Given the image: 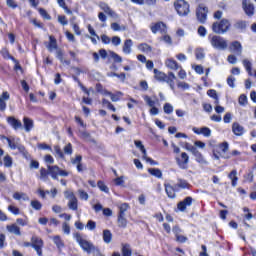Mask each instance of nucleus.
<instances>
[{
    "mask_svg": "<svg viewBox=\"0 0 256 256\" xmlns=\"http://www.w3.org/2000/svg\"><path fill=\"white\" fill-rule=\"evenodd\" d=\"M74 239L76 240L78 245H80L81 249H83V251H85L86 253L91 254L93 253V251H95V246L93 245V243L87 240V238L83 237V235H81L80 233H75Z\"/></svg>",
    "mask_w": 256,
    "mask_h": 256,
    "instance_id": "nucleus-1",
    "label": "nucleus"
},
{
    "mask_svg": "<svg viewBox=\"0 0 256 256\" xmlns=\"http://www.w3.org/2000/svg\"><path fill=\"white\" fill-rule=\"evenodd\" d=\"M208 39L210 41V44L214 49H218L219 51H225L227 47H229V44L227 43V40L221 36H208Z\"/></svg>",
    "mask_w": 256,
    "mask_h": 256,
    "instance_id": "nucleus-2",
    "label": "nucleus"
},
{
    "mask_svg": "<svg viewBox=\"0 0 256 256\" xmlns=\"http://www.w3.org/2000/svg\"><path fill=\"white\" fill-rule=\"evenodd\" d=\"M174 7L180 17H185V15H189V3H187V1L177 0L174 2Z\"/></svg>",
    "mask_w": 256,
    "mask_h": 256,
    "instance_id": "nucleus-3",
    "label": "nucleus"
},
{
    "mask_svg": "<svg viewBox=\"0 0 256 256\" xmlns=\"http://www.w3.org/2000/svg\"><path fill=\"white\" fill-rule=\"evenodd\" d=\"M229 27H231V23H229V20L223 19L220 21V23L215 22L212 25V30L214 31V33H227Z\"/></svg>",
    "mask_w": 256,
    "mask_h": 256,
    "instance_id": "nucleus-4",
    "label": "nucleus"
},
{
    "mask_svg": "<svg viewBox=\"0 0 256 256\" xmlns=\"http://www.w3.org/2000/svg\"><path fill=\"white\" fill-rule=\"evenodd\" d=\"M97 93L99 95H102L103 97H110L111 101H113V102L119 101V98L123 95V93H121V92L113 94V93L105 90V88H103V86H101V84L97 85Z\"/></svg>",
    "mask_w": 256,
    "mask_h": 256,
    "instance_id": "nucleus-5",
    "label": "nucleus"
},
{
    "mask_svg": "<svg viewBox=\"0 0 256 256\" xmlns=\"http://www.w3.org/2000/svg\"><path fill=\"white\" fill-rule=\"evenodd\" d=\"M134 145L137 147V149L141 151V153L143 154L142 159L146 161V163H149L150 165H159V163L147 156V150L145 149L143 142H141L140 140H135Z\"/></svg>",
    "mask_w": 256,
    "mask_h": 256,
    "instance_id": "nucleus-6",
    "label": "nucleus"
},
{
    "mask_svg": "<svg viewBox=\"0 0 256 256\" xmlns=\"http://www.w3.org/2000/svg\"><path fill=\"white\" fill-rule=\"evenodd\" d=\"M64 197L68 199L69 209H71L72 211H77L78 209L77 198L75 197V194L73 193V191H70V190L65 191Z\"/></svg>",
    "mask_w": 256,
    "mask_h": 256,
    "instance_id": "nucleus-7",
    "label": "nucleus"
},
{
    "mask_svg": "<svg viewBox=\"0 0 256 256\" xmlns=\"http://www.w3.org/2000/svg\"><path fill=\"white\" fill-rule=\"evenodd\" d=\"M3 139H5L10 147V149L15 150L18 149L19 151H23V149H25L22 145H21V139L14 137V136H10V137H4Z\"/></svg>",
    "mask_w": 256,
    "mask_h": 256,
    "instance_id": "nucleus-8",
    "label": "nucleus"
},
{
    "mask_svg": "<svg viewBox=\"0 0 256 256\" xmlns=\"http://www.w3.org/2000/svg\"><path fill=\"white\" fill-rule=\"evenodd\" d=\"M207 13H209V9L205 6V4H200L196 9V17L200 23H205L207 21Z\"/></svg>",
    "mask_w": 256,
    "mask_h": 256,
    "instance_id": "nucleus-9",
    "label": "nucleus"
},
{
    "mask_svg": "<svg viewBox=\"0 0 256 256\" xmlns=\"http://www.w3.org/2000/svg\"><path fill=\"white\" fill-rule=\"evenodd\" d=\"M31 242L32 248L36 251L37 255L43 256V239L33 236Z\"/></svg>",
    "mask_w": 256,
    "mask_h": 256,
    "instance_id": "nucleus-10",
    "label": "nucleus"
},
{
    "mask_svg": "<svg viewBox=\"0 0 256 256\" xmlns=\"http://www.w3.org/2000/svg\"><path fill=\"white\" fill-rule=\"evenodd\" d=\"M176 163L180 169H187L189 165V154L187 152H182L180 156H176Z\"/></svg>",
    "mask_w": 256,
    "mask_h": 256,
    "instance_id": "nucleus-11",
    "label": "nucleus"
},
{
    "mask_svg": "<svg viewBox=\"0 0 256 256\" xmlns=\"http://www.w3.org/2000/svg\"><path fill=\"white\" fill-rule=\"evenodd\" d=\"M193 205V198L191 196L186 197L183 201L177 204L178 211L181 213H185L187 211V207H191Z\"/></svg>",
    "mask_w": 256,
    "mask_h": 256,
    "instance_id": "nucleus-12",
    "label": "nucleus"
},
{
    "mask_svg": "<svg viewBox=\"0 0 256 256\" xmlns=\"http://www.w3.org/2000/svg\"><path fill=\"white\" fill-rule=\"evenodd\" d=\"M99 7L106 15H109V17H112V19H119V15L109 7V5L105 2H100Z\"/></svg>",
    "mask_w": 256,
    "mask_h": 256,
    "instance_id": "nucleus-13",
    "label": "nucleus"
},
{
    "mask_svg": "<svg viewBox=\"0 0 256 256\" xmlns=\"http://www.w3.org/2000/svg\"><path fill=\"white\" fill-rule=\"evenodd\" d=\"M150 29L152 33H167V26L163 22L151 24Z\"/></svg>",
    "mask_w": 256,
    "mask_h": 256,
    "instance_id": "nucleus-14",
    "label": "nucleus"
},
{
    "mask_svg": "<svg viewBox=\"0 0 256 256\" xmlns=\"http://www.w3.org/2000/svg\"><path fill=\"white\" fill-rule=\"evenodd\" d=\"M242 5L246 15L251 16L255 14V7L251 3V0H243Z\"/></svg>",
    "mask_w": 256,
    "mask_h": 256,
    "instance_id": "nucleus-15",
    "label": "nucleus"
},
{
    "mask_svg": "<svg viewBox=\"0 0 256 256\" xmlns=\"http://www.w3.org/2000/svg\"><path fill=\"white\" fill-rule=\"evenodd\" d=\"M11 99V95H9V92L4 91L0 96V111H5L7 109V102Z\"/></svg>",
    "mask_w": 256,
    "mask_h": 256,
    "instance_id": "nucleus-16",
    "label": "nucleus"
},
{
    "mask_svg": "<svg viewBox=\"0 0 256 256\" xmlns=\"http://www.w3.org/2000/svg\"><path fill=\"white\" fill-rule=\"evenodd\" d=\"M6 120H7L8 125L11 126L12 128H14L15 131H17V129H21V127H23L21 120H17L13 116L7 117Z\"/></svg>",
    "mask_w": 256,
    "mask_h": 256,
    "instance_id": "nucleus-17",
    "label": "nucleus"
},
{
    "mask_svg": "<svg viewBox=\"0 0 256 256\" xmlns=\"http://www.w3.org/2000/svg\"><path fill=\"white\" fill-rule=\"evenodd\" d=\"M193 133L196 135H203L204 137H209L211 135V129L209 127H193L192 128Z\"/></svg>",
    "mask_w": 256,
    "mask_h": 256,
    "instance_id": "nucleus-18",
    "label": "nucleus"
},
{
    "mask_svg": "<svg viewBox=\"0 0 256 256\" xmlns=\"http://www.w3.org/2000/svg\"><path fill=\"white\" fill-rule=\"evenodd\" d=\"M175 79H177V76L173 72H169V74H166V78L164 79V82L169 84L170 89L172 91L175 90Z\"/></svg>",
    "mask_w": 256,
    "mask_h": 256,
    "instance_id": "nucleus-19",
    "label": "nucleus"
},
{
    "mask_svg": "<svg viewBox=\"0 0 256 256\" xmlns=\"http://www.w3.org/2000/svg\"><path fill=\"white\" fill-rule=\"evenodd\" d=\"M229 49L232 53H236V55H241L243 51V47L241 46V42L239 41L232 42Z\"/></svg>",
    "mask_w": 256,
    "mask_h": 256,
    "instance_id": "nucleus-20",
    "label": "nucleus"
},
{
    "mask_svg": "<svg viewBox=\"0 0 256 256\" xmlns=\"http://www.w3.org/2000/svg\"><path fill=\"white\" fill-rule=\"evenodd\" d=\"M232 132L237 137H241V135H243V133H245V128L241 124L234 122L232 125Z\"/></svg>",
    "mask_w": 256,
    "mask_h": 256,
    "instance_id": "nucleus-21",
    "label": "nucleus"
},
{
    "mask_svg": "<svg viewBox=\"0 0 256 256\" xmlns=\"http://www.w3.org/2000/svg\"><path fill=\"white\" fill-rule=\"evenodd\" d=\"M23 123H24V129L26 133H30L33 128L35 127V123L33 122V119L29 117H24L23 118Z\"/></svg>",
    "mask_w": 256,
    "mask_h": 256,
    "instance_id": "nucleus-22",
    "label": "nucleus"
},
{
    "mask_svg": "<svg viewBox=\"0 0 256 256\" xmlns=\"http://www.w3.org/2000/svg\"><path fill=\"white\" fill-rule=\"evenodd\" d=\"M53 243L56 245L58 251H63V247H65V242H63V239H61V236L56 235L52 238Z\"/></svg>",
    "mask_w": 256,
    "mask_h": 256,
    "instance_id": "nucleus-23",
    "label": "nucleus"
},
{
    "mask_svg": "<svg viewBox=\"0 0 256 256\" xmlns=\"http://www.w3.org/2000/svg\"><path fill=\"white\" fill-rule=\"evenodd\" d=\"M192 155L195 157V161H197V163H199L200 165H208L207 160L205 159L203 154L199 152V150H196Z\"/></svg>",
    "mask_w": 256,
    "mask_h": 256,
    "instance_id": "nucleus-24",
    "label": "nucleus"
},
{
    "mask_svg": "<svg viewBox=\"0 0 256 256\" xmlns=\"http://www.w3.org/2000/svg\"><path fill=\"white\" fill-rule=\"evenodd\" d=\"M131 47H133V40L131 39L125 40L122 48L123 53H125V55H131V51H132Z\"/></svg>",
    "mask_w": 256,
    "mask_h": 256,
    "instance_id": "nucleus-25",
    "label": "nucleus"
},
{
    "mask_svg": "<svg viewBox=\"0 0 256 256\" xmlns=\"http://www.w3.org/2000/svg\"><path fill=\"white\" fill-rule=\"evenodd\" d=\"M48 51H50V53H53V51H56L57 48V39H55V37L53 36H49V43L46 46Z\"/></svg>",
    "mask_w": 256,
    "mask_h": 256,
    "instance_id": "nucleus-26",
    "label": "nucleus"
},
{
    "mask_svg": "<svg viewBox=\"0 0 256 256\" xmlns=\"http://www.w3.org/2000/svg\"><path fill=\"white\" fill-rule=\"evenodd\" d=\"M60 170L61 168H59L57 165L48 166V173L51 175L52 179H57V177H59Z\"/></svg>",
    "mask_w": 256,
    "mask_h": 256,
    "instance_id": "nucleus-27",
    "label": "nucleus"
},
{
    "mask_svg": "<svg viewBox=\"0 0 256 256\" xmlns=\"http://www.w3.org/2000/svg\"><path fill=\"white\" fill-rule=\"evenodd\" d=\"M6 229L9 233H13V235L21 236V228L17 224L7 225Z\"/></svg>",
    "mask_w": 256,
    "mask_h": 256,
    "instance_id": "nucleus-28",
    "label": "nucleus"
},
{
    "mask_svg": "<svg viewBox=\"0 0 256 256\" xmlns=\"http://www.w3.org/2000/svg\"><path fill=\"white\" fill-rule=\"evenodd\" d=\"M165 187V192L168 195V197L170 199H175V188L173 187V185L166 183L164 184Z\"/></svg>",
    "mask_w": 256,
    "mask_h": 256,
    "instance_id": "nucleus-29",
    "label": "nucleus"
},
{
    "mask_svg": "<svg viewBox=\"0 0 256 256\" xmlns=\"http://www.w3.org/2000/svg\"><path fill=\"white\" fill-rule=\"evenodd\" d=\"M131 3H135V5H156L157 0H130Z\"/></svg>",
    "mask_w": 256,
    "mask_h": 256,
    "instance_id": "nucleus-30",
    "label": "nucleus"
},
{
    "mask_svg": "<svg viewBox=\"0 0 256 256\" xmlns=\"http://www.w3.org/2000/svg\"><path fill=\"white\" fill-rule=\"evenodd\" d=\"M13 199L16 201H29V196L23 192H15L13 194Z\"/></svg>",
    "mask_w": 256,
    "mask_h": 256,
    "instance_id": "nucleus-31",
    "label": "nucleus"
},
{
    "mask_svg": "<svg viewBox=\"0 0 256 256\" xmlns=\"http://www.w3.org/2000/svg\"><path fill=\"white\" fill-rule=\"evenodd\" d=\"M144 101L148 105V107H156V105H159V99L151 98L149 96H144Z\"/></svg>",
    "mask_w": 256,
    "mask_h": 256,
    "instance_id": "nucleus-32",
    "label": "nucleus"
},
{
    "mask_svg": "<svg viewBox=\"0 0 256 256\" xmlns=\"http://www.w3.org/2000/svg\"><path fill=\"white\" fill-rule=\"evenodd\" d=\"M228 177L232 181V187H237V181H239L237 170H232Z\"/></svg>",
    "mask_w": 256,
    "mask_h": 256,
    "instance_id": "nucleus-33",
    "label": "nucleus"
},
{
    "mask_svg": "<svg viewBox=\"0 0 256 256\" xmlns=\"http://www.w3.org/2000/svg\"><path fill=\"white\" fill-rule=\"evenodd\" d=\"M121 252H122V256H131L132 255L131 245L122 244Z\"/></svg>",
    "mask_w": 256,
    "mask_h": 256,
    "instance_id": "nucleus-34",
    "label": "nucleus"
},
{
    "mask_svg": "<svg viewBox=\"0 0 256 256\" xmlns=\"http://www.w3.org/2000/svg\"><path fill=\"white\" fill-rule=\"evenodd\" d=\"M112 239H113V234H111V231L104 230L103 231V241H104V243L109 244V243H111Z\"/></svg>",
    "mask_w": 256,
    "mask_h": 256,
    "instance_id": "nucleus-35",
    "label": "nucleus"
},
{
    "mask_svg": "<svg viewBox=\"0 0 256 256\" xmlns=\"http://www.w3.org/2000/svg\"><path fill=\"white\" fill-rule=\"evenodd\" d=\"M154 71V77L155 79H157V81H165L166 79V74L157 70V69H153Z\"/></svg>",
    "mask_w": 256,
    "mask_h": 256,
    "instance_id": "nucleus-36",
    "label": "nucleus"
},
{
    "mask_svg": "<svg viewBox=\"0 0 256 256\" xmlns=\"http://www.w3.org/2000/svg\"><path fill=\"white\" fill-rule=\"evenodd\" d=\"M148 173H150V175H153L154 177H157L158 179H161V177H163V173L158 168H150L148 170Z\"/></svg>",
    "mask_w": 256,
    "mask_h": 256,
    "instance_id": "nucleus-37",
    "label": "nucleus"
},
{
    "mask_svg": "<svg viewBox=\"0 0 256 256\" xmlns=\"http://www.w3.org/2000/svg\"><path fill=\"white\" fill-rule=\"evenodd\" d=\"M118 227H122L123 229L127 227V218H125V215H118Z\"/></svg>",
    "mask_w": 256,
    "mask_h": 256,
    "instance_id": "nucleus-38",
    "label": "nucleus"
},
{
    "mask_svg": "<svg viewBox=\"0 0 256 256\" xmlns=\"http://www.w3.org/2000/svg\"><path fill=\"white\" fill-rule=\"evenodd\" d=\"M139 51H142V53H151L152 48L147 43H142L138 46Z\"/></svg>",
    "mask_w": 256,
    "mask_h": 256,
    "instance_id": "nucleus-39",
    "label": "nucleus"
},
{
    "mask_svg": "<svg viewBox=\"0 0 256 256\" xmlns=\"http://www.w3.org/2000/svg\"><path fill=\"white\" fill-rule=\"evenodd\" d=\"M170 69H175V70L180 69L178 72V76L181 79H185V77H187V72H185V70L181 69V67H179L177 65L170 66Z\"/></svg>",
    "mask_w": 256,
    "mask_h": 256,
    "instance_id": "nucleus-40",
    "label": "nucleus"
},
{
    "mask_svg": "<svg viewBox=\"0 0 256 256\" xmlns=\"http://www.w3.org/2000/svg\"><path fill=\"white\" fill-rule=\"evenodd\" d=\"M102 105H103V107H106V109L113 111V113H115V111H117L115 106H113V104H111V102L107 101L105 98H103Z\"/></svg>",
    "mask_w": 256,
    "mask_h": 256,
    "instance_id": "nucleus-41",
    "label": "nucleus"
},
{
    "mask_svg": "<svg viewBox=\"0 0 256 256\" xmlns=\"http://www.w3.org/2000/svg\"><path fill=\"white\" fill-rule=\"evenodd\" d=\"M32 209H35V211H41L43 204L39 202V200H32L30 203Z\"/></svg>",
    "mask_w": 256,
    "mask_h": 256,
    "instance_id": "nucleus-42",
    "label": "nucleus"
},
{
    "mask_svg": "<svg viewBox=\"0 0 256 256\" xmlns=\"http://www.w3.org/2000/svg\"><path fill=\"white\" fill-rule=\"evenodd\" d=\"M207 95L209 97H212V99H215V105H219V97L217 96V91L215 90H208Z\"/></svg>",
    "mask_w": 256,
    "mask_h": 256,
    "instance_id": "nucleus-43",
    "label": "nucleus"
},
{
    "mask_svg": "<svg viewBox=\"0 0 256 256\" xmlns=\"http://www.w3.org/2000/svg\"><path fill=\"white\" fill-rule=\"evenodd\" d=\"M2 56L4 57V59H11L13 61V63H17V60H15V58L13 56H11V54H9V50L3 48L2 51Z\"/></svg>",
    "mask_w": 256,
    "mask_h": 256,
    "instance_id": "nucleus-44",
    "label": "nucleus"
},
{
    "mask_svg": "<svg viewBox=\"0 0 256 256\" xmlns=\"http://www.w3.org/2000/svg\"><path fill=\"white\" fill-rule=\"evenodd\" d=\"M115 185L118 187H125V176H120L114 179Z\"/></svg>",
    "mask_w": 256,
    "mask_h": 256,
    "instance_id": "nucleus-45",
    "label": "nucleus"
},
{
    "mask_svg": "<svg viewBox=\"0 0 256 256\" xmlns=\"http://www.w3.org/2000/svg\"><path fill=\"white\" fill-rule=\"evenodd\" d=\"M196 59H205V50L203 48H197L195 50Z\"/></svg>",
    "mask_w": 256,
    "mask_h": 256,
    "instance_id": "nucleus-46",
    "label": "nucleus"
},
{
    "mask_svg": "<svg viewBox=\"0 0 256 256\" xmlns=\"http://www.w3.org/2000/svg\"><path fill=\"white\" fill-rule=\"evenodd\" d=\"M74 81H76V83H78L79 87L82 89V91L89 96V93H91L90 90H87V88H85V86H83V84L81 83V81H79V78H77V76H73Z\"/></svg>",
    "mask_w": 256,
    "mask_h": 256,
    "instance_id": "nucleus-47",
    "label": "nucleus"
},
{
    "mask_svg": "<svg viewBox=\"0 0 256 256\" xmlns=\"http://www.w3.org/2000/svg\"><path fill=\"white\" fill-rule=\"evenodd\" d=\"M177 187H180V189H189V182L183 179H178Z\"/></svg>",
    "mask_w": 256,
    "mask_h": 256,
    "instance_id": "nucleus-48",
    "label": "nucleus"
},
{
    "mask_svg": "<svg viewBox=\"0 0 256 256\" xmlns=\"http://www.w3.org/2000/svg\"><path fill=\"white\" fill-rule=\"evenodd\" d=\"M38 11H39V14L41 15V17H43V19H46L47 21H51V15H49V13H47V10H45L43 8H39Z\"/></svg>",
    "mask_w": 256,
    "mask_h": 256,
    "instance_id": "nucleus-49",
    "label": "nucleus"
},
{
    "mask_svg": "<svg viewBox=\"0 0 256 256\" xmlns=\"http://www.w3.org/2000/svg\"><path fill=\"white\" fill-rule=\"evenodd\" d=\"M119 215H125V212L129 209V204L122 203L118 206Z\"/></svg>",
    "mask_w": 256,
    "mask_h": 256,
    "instance_id": "nucleus-50",
    "label": "nucleus"
},
{
    "mask_svg": "<svg viewBox=\"0 0 256 256\" xmlns=\"http://www.w3.org/2000/svg\"><path fill=\"white\" fill-rule=\"evenodd\" d=\"M218 149L221 151L222 155H225V152L229 151V143L224 142L219 144Z\"/></svg>",
    "mask_w": 256,
    "mask_h": 256,
    "instance_id": "nucleus-51",
    "label": "nucleus"
},
{
    "mask_svg": "<svg viewBox=\"0 0 256 256\" xmlns=\"http://www.w3.org/2000/svg\"><path fill=\"white\" fill-rule=\"evenodd\" d=\"M111 29L114 30V31H125V29H127V27L121 26L117 22H113L111 24Z\"/></svg>",
    "mask_w": 256,
    "mask_h": 256,
    "instance_id": "nucleus-52",
    "label": "nucleus"
},
{
    "mask_svg": "<svg viewBox=\"0 0 256 256\" xmlns=\"http://www.w3.org/2000/svg\"><path fill=\"white\" fill-rule=\"evenodd\" d=\"M137 59L138 61H140V63H146V65H153V61L151 60L147 61V58L144 55L139 54L137 56Z\"/></svg>",
    "mask_w": 256,
    "mask_h": 256,
    "instance_id": "nucleus-53",
    "label": "nucleus"
},
{
    "mask_svg": "<svg viewBox=\"0 0 256 256\" xmlns=\"http://www.w3.org/2000/svg\"><path fill=\"white\" fill-rule=\"evenodd\" d=\"M54 152H55L56 156L59 157L60 159L65 158V154H63V151H61V147L54 146Z\"/></svg>",
    "mask_w": 256,
    "mask_h": 256,
    "instance_id": "nucleus-54",
    "label": "nucleus"
},
{
    "mask_svg": "<svg viewBox=\"0 0 256 256\" xmlns=\"http://www.w3.org/2000/svg\"><path fill=\"white\" fill-rule=\"evenodd\" d=\"M110 57L111 59H113L115 61V63H121V61H123V59L121 58V56H119L117 53L115 52H110Z\"/></svg>",
    "mask_w": 256,
    "mask_h": 256,
    "instance_id": "nucleus-55",
    "label": "nucleus"
},
{
    "mask_svg": "<svg viewBox=\"0 0 256 256\" xmlns=\"http://www.w3.org/2000/svg\"><path fill=\"white\" fill-rule=\"evenodd\" d=\"M98 18L100 21H102L103 23L101 24V27H107V24L105 23L107 21V16L103 13V12H100L98 14Z\"/></svg>",
    "mask_w": 256,
    "mask_h": 256,
    "instance_id": "nucleus-56",
    "label": "nucleus"
},
{
    "mask_svg": "<svg viewBox=\"0 0 256 256\" xmlns=\"http://www.w3.org/2000/svg\"><path fill=\"white\" fill-rule=\"evenodd\" d=\"M164 113H166L167 115H171V113H173V105H171L170 103H166L164 105Z\"/></svg>",
    "mask_w": 256,
    "mask_h": 256,
    "instance_id": "nucleus-57",
    "label": "nucleus"
},
{
    "mask_svg": "<svg viewBox=\"0 0 256 256\" xmlns=\"http://www.w3.org/2000/svg\"><path fill=\"white\" fill-rule=\"evenodd\" d=\"M97 187L100 189V191H103V193L109 192V187H107V185H105L103 182H98Z\"/></svg>",
    "mask_w": 256,
    "mask_h": 256,
    "instance_id": "nucleus-58",
    "label": "nucleus"
},
{
    "mask_svg": "<svg viewBox=\"0 0 256 256\" xmlns=\"http://www.w3.org/2000/svg\"><path fill=\"white\" fill-rule=\"evenodd\" d=\"M47 175H49V172L45 168L40 169V179L41 181H47Z\"/></svg>",
    "mask_w": 256,
    "mask_h": 256,
    "instance_id": "nucleus-59",
    "label": "nucleus"
},
{
    "mask_svg": "<svg viewBox=\"0 0 256 256\" xmlns=\"http://www.w3.org/2000/svg\"><path fill=\"white\" fill-rule=\"evenodd\" d=\"M64 153H65V155H73V146L71 145V143H68L64 147Z\"/></svg>",
    "mask_w": 256,
    "mask_h": 256,
    "instance_id": "nucleus-60",
    "label": "nucleus"
},
{
    "mask_svg": "<svg viewBox=\"0 0 256 256\" xmlns=\"http://www.w3.org/2000/svg\"><path fill=\"white\" fill-rule=\"evenodd\" d=\"M4 165L6 167H11V165H13V158H11V156H9V155H6L4 157Z\"/></svg>",
    "mask_w": 256,
    "mask_h": 256,
    "instance_id": "nucleus-61",
    "label": "nucleus"
},
{
    "mask_svg": "<svg viewBox=\"0 0 256 256\" xmlns=\"http://www.w3.org/2000/svg\"><path fill=\"white\" fill-rule=\"evenodd\" d=\"M8 211L10 213H12V215H19V213H20L19 208H17L16 206H13V205L8 206Z\"/></svg>",
    "mask_w": 256,
    "mask_h": 256,
    "instance_id": "nucleus-62",
    "label": "nucleus"
},
{
    "mask_svg": "<svg viewBox=\"0 0 256 256\" xmlns=\"http://www.w3.org/2000/svg\"><path fill=\"white\" fill-rule=\"evenodd\" d=\"M97 227V224L95 223V221L89 220L86 224V229H88L89 231H94V229Z\"/></svg>",
    "mask_w": 256,
    "mask_h": 256,
    "instance_id": "nucleus-63",
    "label": "nucleus"
},
{
    "mask_svg": "<svg viewBox=\"0 0 256 256\" xmlns=\"http://www.w3.org/2000/svg\"><path fill=\"white\" fill-rule=\"evenodd\" d=\"M238 103L239 105H242V106L247 105V96L244 94L240 95Z\"/></svg>",
    "mask_w": 256,
    "mask_h": 256,
    "instance_id": "nucleus-64",
    "label": "nucleus"
}]
</instances>
